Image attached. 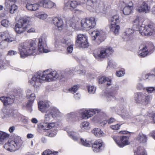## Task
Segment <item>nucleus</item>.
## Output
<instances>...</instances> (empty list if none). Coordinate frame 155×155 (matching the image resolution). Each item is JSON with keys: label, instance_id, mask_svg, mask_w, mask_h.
Segmentation results:
<instances>
[{"label": "nucleus", "instance_id": "nucleus-1", "mask_svg": "<svg viewBox=\"0 0 155 155\" xmlns=\"http://www.w3.org/2000/svg\"><path fill=\"white\" fill-rule=\"evenodd\" d=\"M64 77V75L61 74L59 76L55 71H50L49 70L44 71L41 74L40 72L36 74L30 81L31 84L35 86L36 83L41 82L42 81H54L57 78L61 80Z\"/></svg>", "mask_w": 155, "mask_h": 155}, {"label": "nucleus", "instance_id": "nucleus-2", "mask_svg": "<svg viewBox=\"0 0 155 155\" xmlns=\"http://www.w3.org/2000/svg\"><path fill=\"white\" fill-rule=\"evenodd\" d=\"M50 107L49 102L40 101L38 103V107L39 110L42 113H45L46 111V114L45 116V122L41 125V127L44 130H48L52 128L55 126V123H49L48 122L51 119L52 117L50 111H48Z\"/></svg>", "mask_w": 155, "mask_h": 155}, {"label": "nucleus", "instance_id": "nucleus-3", "mask_svg": "<svg viewBox=\"0 0 155 155\" xmlns=\"http://www.w3.org/2000/svg\"><path fill=\"white\" fill-rule=\"evenodd\" d=\"M140 18L137 17L133 21V28L135 31H139L142 35H150L155 32V25L149 24L144 27L140 26Z\"/></svg>", "mask_w": 155, "mask_h": 155}, {"label": "nucleus", "instance_id": "nucleus-4", "mask_svg": "<svg viewBox=\"0 0 155 155\" xmlns=\"http://www.w3.org/2000/svg\"><path fill=\"white\" fill-rule=\"evenodd\" d=\"M36 45L34 43H23L19 45L18 49L21 57L33 54L36 49Z\"/></svg>", "mask_w": 155, "mask_h": 155}, {"label": "nucleus", "instance_id": "nucleus-5", "mask_svg": "<svg viewBox=\"0 0 155 155\" xmlns=\"http://www.w3.org/2000/svg\"><path fill=\"white\" fill-rule=\"evenodd\" d=\"M23 141L19 136L15 137L14 140H9L4 145V148L10 152L14 151L20 147L23 143Z\"/></svg>", "mask_w": 155, "mask_h": 155}, {"label": "nucleus", "instance_id": "nucleus-6", "mask_svg": "<svg viewBox=\"0 0 155 155\" xmlns=\"http://www.w3.org/2000/svg\"><path fill=\"white\" fill-rule=\"evenodd\" d=\"M16 39L7 31L0 36V49L5 48L7 46L6 42L10 43L16 41Z\"/></svg>", "mask_w": 155, "mask_h": 155}, {"label": "nucleus", "instance_id": "nucleus-7", "mask_svg": "<svg viewBox=\"0 0 155 155\" xmlns=\"http://www.w3.org/2000/svg\"><path fill=\"white\" fill-rule=\"evenodd\" d=\"M29 19L28 17L23 18L16 23L14 29L17 33H22L29 27L28 23L29 21Z\"/></svg>", "mask_w": 155, "mask_h": 155}, {"label": "nucleus", "instance_id": "nucleus-8", "mask_svg": "<svg viewBox=\"0 0 155 155\" xmlns=\"http://www.w3.org/2000/svg\"><path fill=\"white\" fill-rule=\"evenodd\" d=\"M152 97L150 95L145 94L141 92L136 93L134 100L136 103L146 105L150 103Z\"/></svg>", "mask_w": 155, "mask_h": 155}, {"label": "nucleus", "instance_id": "nucleus-9", "mask_svg": "<svg viewBox=\"0 0 155 155\" xmlns=\"http://www.w3.org/2000/svg\"><path fill=\"white\" fill-rule=\"evenodd\" d=\"M92 40L94 41V44L95 45H99L105 39V33L100 29H96L91 33Z\"/></svg>", "mask_w": 155, "mask_h": 155}, {"label": "nucleus", "instance_id": "nucleus-10", "mask_svg": "<svg viewBox=\"0 0 155 155\" xmlns=\"http://www.w3.org/2000/svg\"><path fill=\"white\" fill-rule=\"evenodd\" d=\"M113 52L112 48L110 47H102L100 49L98 54H94L96 59L106 58L108 57Z\"/></svg>", "mask_w": 155, "mask_h": 155}, {"label": "nucleus", "instance_id": "nucleus-11", "mask_svg": "<svg viewBox=\"0 0 155 155\" xmlns=\"http://www.w3.org/2000/svg\"><path fill=\"white\" fill-rule=\"evenodd\" d=\"M75 45L77 47L82 48H86L89 46L87 41V37L85 35L78 34L77 37Z\"/></svg>", "mask_w": 155, "mask_h": 155}, {"label": "nucleus", "instance_id": "nucleus-12", "mask_svg": "<svg viewBox=\"0 0 155 155\" xmlns=\"http://www.w3.org/2000/svg\"><path fill=\"white\" fill-rule=\"evenodd\" d=\"M81 24L83 28L91 29L95 26V18L94 17H91L83 19L81 21Z\"/></svg>", "mask_w": 155, "mask_h": 155}, {"label": "nucleus", "instance_id": "nucleus-13", "mask_svg": "<svg viewBox=\"0 0 155 155\" xmlns=\"http://www.w3.org/2000/svg\"><path fill=\"white\" fill-rule=\"evenodd\" d=\"M128 137L126 136L120 137L118 136H114L113 139L117 144L118 147H123L124 146L129 144Z\"/></svg>", "mask_w": 155, "mask_h": 155}, {"label": "nucleus", "instance_id": "nucleus-14", "mask_svg": "<svg viewBox=\"0 0 155 155\" xmlns=\"http://www.w3.org/2000/svg\"><path fill=\"white\" fill-rule=\"evenodd\" d=\"M46 46V39L42 37H40L38 39V49L39 51L45 53L49 52L48 50L45 48Z\"/></svg>", "mask_w": 155, "mask_h": 155}, {"label": "nucleus", "instance_id": "nucleus-15", "mask_svg": "<svg viewBox=\"0 0 155 155\" xmlns=\"http://www.w3.org/2000/svg\"><path fill=\"white\" fill-rule=\"evenodd\" d=\"M99 109H91L84 111L82 115L83 118L87 119L92 117L94 114L98 113L100 111Z\"/></svg>", "mask_w": 155, "mask_h": 155}, {"label": "nucleus", "instance_id": "nucleus-16", "mask_svg": "<svg viewBox=\"0 0 155 155\" xmlns=\"http://www.w3.org/2000/svg\"><path fill=\"white\" fill-rule=\"evenodd\" d=\"M136 10L140 13H147L149 12V8L148 4L145 2H143L142 4L136 8Z\"/></svg>", "mask_w": 155, "mask_h": 155}, {"label": "nucleus", "instance_id": "nucleus-17", "mask_svg": "<svg viewBox=\"0 0 155 155\" xmlns=\"http://www.w3.org/2000/svg\"><path fill=\"white\" fill-rule=\"evenodd\" d=\"M41 6L46 8H51L55 5L54 3L50 0H44L40 2Z\"/></svg>", "mask_w": 155, "mask_h": 155}, {"label": "nucleus", "instance_id": "nucleus-18", "mask_svg": "<svg viewBox=\"0 0 155 155\" xmlns=\"http://www.w3.org/2000/svg\"><path fill=\"white\" fill-rule=\"evenodd\" d=\"M52 23L58 27L59 30H61L63 26V20L60 18H54L52 20Z\"/></svg>", "mask_w": 155, "mask_h": 155}, {"label": "nucleus", "instance_id": "nucleus-19", "mask_svg": "<svg viewBox=\"0 0 155 155\" xmlns=\"http://www.w3.org/2000/svg\"><path fill=\"white\" fill-rule=\"evenodd\" d=\"M5 7L6 8H5V10L9 11L11 14L14 13L18 8V7L16 5L13 4L10 6L8 2L5 3Z\"/></svg>", "mask_w": 155, "mask_h": 155}, {"label": "nucleus", "instance_id": "nucleus-20", "mask_svg": "<svg viewBox=\"0 0 155 155\" xmlns=\"http://www.w3.org/2000/svg\"><path fill=\"white\" fill-rule=\"evenodd\" d=\"M14 112L12 110L4 109L2 114L3 118H8L14 116Z\"/></svg>", "mask_w": 155, "mask_h": 155}, {"label": "nucleus", "instance_id": "nucleus-21", "mask_svg": "<svg viewBox=\"0 0 155 155\" xmlns=\"http://www.w3.org/2000/svg\"><path fill=\"white\" fill-rule=\"evenodd\" d=\"M133 4L132 2L129 3V5L124 8L123 12V14L125 15H128L130 14L133 9Z\"/></svg>", "mask_w": 155, "mask_h": 155}, {"label": "nucleus", "instance_id": "nucleus-22", "mask_svg": "<svg viewBox=\"0 0 155 155\" xmlns=\"http://www.w3.org/2000/svg\"><path fill=\"white\" fill-rule=\"evenodd\" d=\"M102 142L101 140H99L95 141L92 145L94 151L97 152H99L100 148L102 145Z\"/></svg>", "mask_w": 155, "mask_h": 155}, {"label": "nucleus", "instance_id": "nucleus-23", "mask_svg": "<svg viewBox=\"0 0 155 155\" xmlns=\"http://www.w3.org/2000/svg\"><path fill=\"white\" fill-rule=\"evenodd\" d=\"M118 89L117 87H114L112 88L111 92H109L107 94V98L108 101L114 100L115 99V97L114 95L116 93V91Z\"/></svg>", "mask_w": 155, "mask_h": 155}, {"label": "nucleus", "instance_id": "nucleus-24", "mask_svg": "<svg viewBox=\"0 0 155 155\" xmlns=\"http://www.w3.org/2000/svg\"><path fill=\"white\" fill-rule=\"evenodd\" d=\"M0 100L5 105L10 104L14 102L13 98H11L9 97H0Z\"/></svg>", "mask_w": 155, "mask_h": 155}, {"label": "nucleus", "instance_id": "nucleus-25", "mask_svg": "<svg viewBox=\"0 0 155 155\" xmlns=\"http://www.w3.org/2000/svg\"><path fill=\"white\" fill-rule=\"evenodd\" d=\"M26 8L31 11H35L38 9L39 5L37 4H32L27 3L26 5Z\"/></svg>", "mask_w": 155, "mask_h": 155}, {"label": "nucleus", "instance_id": "nucleus-26", "mask_svg": "<svg viewBox=\"0 0 155 155\" xmlns=\"http://www.w3.org/2000/svg\"><path fill=\"white\" fill-rule=\"evenodd\" d=\"M110 28V30L113 32L115 35H117L119 33L120 28L119 25H116V24L113 23L111 24Z\"/></svg>", "mask_w": 155, "mask_h": 155}, {"label": "nucleus", "instance_id": "nucleus-27", "mask_svg": "<svg viewBox=\"0 0 155 155\" xmlns=\"http://www.w3.org/2000/svg\"><path fill=\"white\" fill-rule=\"evenodd\" d=\"M97 0H88L87 2V8L89 10H91L97 5Z\"/></svg>", "mask_w": 155, "mask_h": 155}, {"label": "nucleus", "instance_id": "nucleus-28", "mask_svg": "<svg viewBox=\"0 0 155 155\" xmlns=\"http://www.w3.org/2000/svg\"><path fill=\"white\" fill-rule=\"evenodd\" d=\"M95 9L97 12L98 13H105L106 12L107 9L103 6L98 5H95Z\"/></svg>", "mask_w": 155, "mask_h": 155}, {"label": "nucleus", "instance_id": "nucleus-29", "mask_svg": "<svg viewBox=\"0 0 155 155\" xmlns=\"http://www.w3.org/2000/svg\"><path fill=\"white\" fill-rule=\"evenodd\" d=\"M93 134L97 137H102L104 135V133L100 129L95 128L92 131Z\"/></svg>", "mask_w": 155, "mask_h": 155}, {"label": "nucleus", "instance_id": "nucleus-30", "mask_svg": "<svg viewBox=\"0 0 155 155\" xmlns=\"http://www.w3.org/2000/svg\"><path fill=\"white\" fill-rule=\"evenodd\" d=\"M51 111L50 112L52 117L54 118L59 117L61 115V113L56 108L53 107L51 108Z\"/></svg>", "mask_w": 155, "mask_h": 155}, {"label": "nucleus", "instance_id": "nucleus-31", "mask_svg": "<svg viewBox=\"0 0 155 155\" xmlns=\"http://www.w3.org/2000/svg\"><path fill=\"white\" fill-rule=\"evenodd\" d=\"M148 49H147V47L144 46L141 50L139 51V55L141 57H145L148 54Z\"/></svg>", "mask_w": 155, "mask_h": 155}, {"label": "nucleus", "instance_id": "nucleus-32", "mask_svg": "<svg viewBox=\"0 0 155 155\" xmlns=\"http://www.w3.org/2000/svg\"><path fill=\"white\" fill-rule=\"evenodd\" d=\"M137 140L140 143H145L147 140L146 136L142 133L139 134L137 137Z\"/></svg>", "mask_w": 155, "mask_h": 155}, {"label": "nucleus", "instance_id": "nucleus-33", "mask_svg": "<svg viewBox=\"0 0 155 155\" xmlns=\"http://www.w3.org/2000/svg\"><path fill=\"white\" fill-rule=\"evenodd\" d=\"M9 137V135L5 133L0 131V142L3 143Z\"/></svg>", "mask_w": 155, "mask_h": 155}, {"label": "nucleus", "instance_id": "nucleus-34", "mask_svg": "<svg viewBox=\"0 0 155 155\" xmlns=\"http://www.w3.org/2000/svg\"><path fill=\"white\" fill-rule=\"evenodd\" d=\"M135 155H146L145 153L143 148L141 147H138L137 151L134 152Z\"/></svg>", "mask_w": 155, "mask_h": 155}, {"label": "nucleus", "instance_id": "nucleus-35", "mask_svg": "<svg viewBox=\"0 0 155 155\" xmlns=\"http://www.w3.org/2000/svg\"><path fill=\"white\" fill-rule=\"evenodd\" d=\"M135 30L133 29H131L129 28L127 29L125 33L126 36L127 37L129 38V40H131L132 38V34L134 32V31Z\"/></svg>", "mask_w": 155, "mask_h": 155}, {"label": "nucleus", "instance_id": "nucleus-36", "mask_svg": "<svg viewBox=\"0 0 155 155\" xmlns=\"http://www.w3.org/2000/svg\"><path fill=\"white\" fill-rule=\"evenodd\" d=\"M110 21L111 24H116L117 23L119 22V18L118 15H115L112 17L110 18Z\"/></svg>", "mask_w": 155, "mask_h": 155}, {"label": "nucleus", "instance_id": "nucleus-37", "mask_svg": "<svg viewBox=\"0 0 155 155\" xmlns=\"http://www.w3.org/2000/svg\"><path fill=\"white\" fill-rule=\"evenodd\" d=\"M67 133L69 136L71 138L75 141H77L78 140V138L76 135V133L74 131H68Z\"/></svg>", "mask_w": 155, "mask_h": 155}, {"label": "nucleus", "instance_id": "nucleus-38", "mask_svg": "<svg viewBox=\"0 0 155 155\" xmlns=\"http://www.w3.org/2000/svg\"><path fill=\"white\" fill-rule=\"evenodd\" d=\"M31 93V91L30 90H28L27 96V97L29 96V98L30 99L29 100H30L31 101H34L35 97V95L33 93L30 94Z\"/></svg>", "mask_w": 155, "mask_h": 155}, {"label": "nucleus", "instance_id": "nucleus-39", "mask_svg": "<svg viewBox=\"0 0 155 155\" xmlns=\"http://www.w3.org/2000/svg\"><path fill=\"white\" fill-rule=\"evenodd\" d=\"M58 153V152H54L53 153H52V151H51L50 150H45L44 152L42 153V155H49L50 154H51L52 155H57Z\"/></svg>", "mask_w": 155, "mask_h": 155}, {"label": "nucleus", "instance_id": "nucleus-40", "mask_svg": "<svg viewBox=\"0 0 155 155\" xmlns=\"http://www.w3.org/2000/svg\"><path fill=\"white\" fill-rule=\"evenodd\" d=\"M89 125V123L86 121L83 122L80 125L81 128L83 130H85L87 129Z\"/></svg>", "mask_w": 155, "mask_h": 155}, {"label": "nucleus", "instance_id": "nucleus-41", "mask_svg": "<svg viewBox=\"0 0 155 155\" xmlns=\"http://www.w3.org/2000/svg\"><path fill=\"white\" fill-rule=\"evenodd\" d=\"M81 144L84 146L86 147H90L91 145V142L86 140H84L82 139H81Z\"/></svg>", "mask_w": 155, "mask_h": 155}, {"label": "nucleus", "instance_id": "nucleus-42", "mask_svg": "<svg viewBox=\"0 0 155 155\" xmlns=\"http://www.w3.org/2000/svg\"><path fill=\"white\" fill-rule=\"evenodd\" d=\"M88 91L89 93L94 94L96 91V88L92 86H89L87 87Z\"/></svg>", "mask_w": 155, "mask_h": 155}, {"label": "nucleus", "instance_id": "nucleus-43", "mask_svg": "<svg viewBox=\"0 0 155 155\" xmlns=\"http://www.w3.org/2000/svg\"><path fill=\"white\" fill-rule=\"evenodd\" d=\"M1 25L5 27H7L10 25V23L8 20L4 19L2 21Z\"/></svg>", "mask_w": 155, "mask_h": 155}, {"label": "nucleus", "instance_id": "nucleus-44", "mask_svg": "<svg viewBox=\"0 0 155 155\" xmlns=\"http://www.w3.org/2000/svg\"><path fill=\"white\" fill-rule=\"evenodd\" d=\"M70 7L71 9L72 8H75L77 5H79L80 3H78L76 1H71Z\"/></svg>", "mask_w": 155, "mask_h": 155}, {"label": "nucleus", "instance_id": "nucleus-45", "mask_svg": "<svg viewBox=\"0 0 155 155\" xmlns=\"http://www.w3.org/2000/svg\"><path fill=\"white\" fill-rule=\"evenodd\" d=\"M108 80L110 81L109 78L107 77H103L100 78L99 81L100 83L102 84L105 83L106 81H108Z\"/></svg>", "mask_w": 155, "mask_h": 155}, {"label": "nucleus", "instance_id": "nucleus-46", "mask_svg": "<svg viewBox=\"0 0 155 155\" xmlns=\"http://www.w3.org/2000/svg\"><path fill=\"white\" fill-rule=\"evenodd\" d=\"M70 2L71 1H67V2H65L64 6V8L65 10H66L68 9H71V8L70 7Z\"/></svg>", "mask_w": 155, "mask_h": 155}, {"label": "nucleus", "instance_id": "nucleus-47", "mask_svg": "<svg viewBox=\"0 0 155 155\" xmlns=\"http://www.w3.org/2000/svg\"><path fill=\"white\" fill-rule=\"evenodd\" d=\"M17 54L16 51L13 50H9L8 51L7 54V56H12L13 55L16 54Z\"/></svg>", "mask_w": 155, "mask_h": 155}, {"label": "nucleus", "instance_id": "nucleus-48", "mask_svg": "<svg viewBox=\"0 0 155 155\" xmlns=\"http://www.w3.org/2000/svg\"><path fill=\"white\" fill-rule=\"evenodd\" d=\"M146 90L149 93L155 92V87H149L146 88Z\"/></svg>", "mask_w": 155, "mask_h": 155}, {"label": "nucleus", "instance_id": "nucleus-49", "mask_svg": "<svg viewBox=\"0 0 155 155\" xmlns=\"http://www.w3.org/2000/svg\"><path fill=\"white\" fill-rule=\"evenodd\" d=\"M37 16L40 19H44L47 18V15L46 14H42L38 15Z\"/></svg>", "mask_w": 155, "mask_h": 155}, {"label": "nucleus", "instance_id": "nucleus-50", "mask_svg": "<svg viewBox=\"0 0 155 155\" xmlns=\"http://www.w3.org/2000/svg\"><path fill=\"white\" fill-rule=\"evenodd\" d=\"M78 89V87L77 86L75 85L73 86L71 89H69V90L73 93H74L76 92Z\"/></svg>", "mask_w": 155, "mask_h": 155}, {"label": "nucleus", "instance_id": "nucleus-51", "mask_svg": "<svg viewBox=\"0 0 155 155\" xmlns=\"http://www.w3.org/2000/svg\"><path fill=\"white\" fill-rule=\"evenodd\" d=\"M125 73L124 71H120L116 72V75L118 77H122L123 76Z\"/></svg>", "mask_w": 155, "mask_h": 155}, {"label": "nucleus", "instance_id": "nucleus-52", "mask_svg": "<svg viewBox=\"0 0 155 155\" xmlns=\"http://www.w3.org/2000/svg\"><path fill=\"white\" fill-rule=\"evenodd\" d=\"M73 45H70L67 48V52L68 53H71L73 50Z\"/></svg>", "mask_w": 155, "mask_h": 155}, {"label": "nucleus", "instance_id": "nucleus-53", "mask_svg": "<svg viewBox=\"0 0 155 155\" xmlns=\"http://www.w3.org/2000/svg\"><path fill=\"white\" fill-rule=\"evenodd\" d=\"M120 127V125L117 124L115 125H112L110 126L111 129L114 130H117Z\"/></svg>", "mask_w": 155, "mask_h": 155}, {"label": "nucleus", "instance_id": "nucleus-54", "mask_svg": "<svg viewBox=\"0 0 155 155\" xmlns=\"http://www.w3.org/2000/svg\"><path fill=\"white\" fill-rule=\"evenodd\" d=\"M33 101H31L30 100H28V102L26 104V107L29 109H31Z\"/></svg>", "mask_w": 155, "mask_h": 155}, {"label": "nucleus", "instance_id": "nucleus-55", "mask_svg": "<svg viewBox=\"0 0 155 155\" xmlns=\"http://www.w3.org/2000/svg\"><path fill=\"white\" fill-rule=\"evenodd\" d=\"M57 134L56 130H55L53 131L51 133H50L48 135L49 137H54Z\"/></svg>", "mask_w": 155, "mask_h": 155}, {"label": "nucleus", "instance_id": "nucleus-56", "mask_svg": "<svg viewBox=\"0 0 155 155\" xmlns=\"http://www.w3.org/2000/svg\"><path fill=\"white\" fill-rule=\"evenodd\" d=\"M115 121L114 118H110L109 119L108 121V124H112L113 122H114Z\"/></svg>", "mask_w": 155, "mask_h": 155}, {"label": "nucleus", "instance_id": "nucleus-57", "mask_svg": "<svg viewBox=\"0 0 155 155\" xmlns=\"http://www.w3.org/2000/svg\"><path fill=\"white\" fill-rule=\"evenodd\" d=\"M107 123V121L104 120L101 122L100 124V125L102 127L104 126Z\"/></svg>", "mask_w": 155, "mask_h": 155}, {"label": "nucleus", "instance_id": "nucleus-58", "mask_svg": "<svg viewBox=\"0 0 155 155\" xmlns=\"http://www.w3.org/2000/svg\"><path fill=\"white\" fill-rule=\"evenodd\" d=\"M35 31V29L34 28H31L28 30L27 31V32L28 33L34 32Z\"/></svg>", "mask_w": 155, "mask_h": 155}, {"label": "nucleus", "instance_id": "nucleus-59", "mask_svg": "<svg viewBox=\"0 0 155 155\" xmlns=\"http://www.w3.org/2000/svg\"><path fill=\"white\" fill-rule=\"evenodd\" d=\"M15 130V127L14 126H12L9 129V131L10 133L12 132L14 130Z\"/></svg>", "mask_w": 155, "mask_h": 155}, {"label": "nucleus", "instance_id": "nucleus-60", "mask_svg": "<svg viewBox=\"0 0 155 155\" xmlns=\"http://www.w3.org/2000/svg\"><path fill=\"white\" fill-rule=\"evenodd\" d=\"M120 133L124 134H130V132L126 131H121L120 132Z\"/></svg>", "mask_w": 155, "mask_h": 155}, {"label": "nucleus", "instance_id": "nucleus-61", "mask_svg": "<svg viewBox=\"0 0 155 155\" xmlns=\"http://www.w3.org/2000/svg\"><path fill=\"white\" fill-rule=\"evenodd\" d=\"M155 78V74H150L149 79H151L152 78Z\"/></svg>", "mask_w": 155, "mask_h": 155}, {"label": "nucleus", "instance_id": "nucleus-62", "mask_svg": "<svg viewBox=\"0 0 155 155\" xmlns=\"http://www.w3.org/2000/svg\"><path fill=\"white\" fill-rule=\"evenodd\" d=\"M27 137L28 138H32L33 137L34 135L32 134H29L27 135Z\"/></svg>", "mask_w": 155, "mask_h": 155}, {"label": "nucleus", "instance_id": "nucleus-63", "mask_svg": "<svg viewBox=\"0 0 155 155\" xmlns=\"http://www.w3.org/2000/svg\"><path fill=\"white\" fill-rule=\"evenodd\" d=\"M4 66L3 61L0 60V68H2Z\"/></svg>", "mask_w": 155, "mask_h": 155}, {"label": "nucleus", "instance_id": "nucleus-64", "mask_svg": "<svg viewBox=\"0 0 155 155\" xmlns=\"http://www.w3.org/2000/svg\"><path fill=\"white\" fill-rule=\"evenodd\" d=\"M31 121L34 123L36 124L38 123L37 120L35 118H32L31 119Z\"/></svg>", "mask_w": 155, "mask_h": 155}]
</instances>
